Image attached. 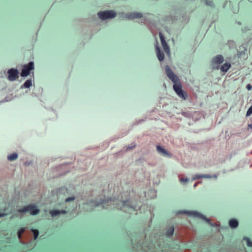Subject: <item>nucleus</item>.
<instances>
[{
    "label": "nucleus",
    "instance_id": "c756f323",
    "mask_svg": "<svg viewBox=\"0 0 252 252\" xmlns=\"http://www.w3.org/2000/svg\"><path fill=\"white\" fill-rule=\"evenodd\" d=\"M251 115H252V105L247 110L246 113V116L248 117Z\"/></svg>",
    "mask_w": 252,
    "mask_h": 252
},
{
    "label": "nucleus",
    "instance_id": "c9c22d12",
    "mask_svg": "<svg viewBox=\"0 0 252 252\" xmlns=\"http://www.w3.org/2000/svg\"><path fill=\"white\" fill-rule=\"evenodd\" d=\"M174 20H180V17H178V16H177L176 17H174Z\"/></svg>",
    "mask_w": 252,
    "mask_h": 252
},
{
    "label": "nucleus",
    "instance_id": "f3484780",
    "mask_svg": "<svg viewBox=\"0 0 252 252\" xmlns=\"http://www.w3.org/2000/svg\"><path fill=\"white\" fill-rule=\"evenodd\" d=\"M156 51L157 54V57L159 61H162L164 59V54L162 51H161L159 47L156 46Z\"/></svg>",
    "mask_w": 252,
    "mask_h": 252
},
{
    "label": "nucleus",
    "instance_id": "cd10ccee",
    "mask_svg": "<svg viewBox=\"0 0 252 252\" xmlns=\"http://www.w3.org/2000/svg\"><path fill=\"white\" fill-rule=\"evenodd\" d=\"M25 231V228H20L18 232V236L19 239L21 238L22 234Z\"/></svg>",
    "mask_w": 252,
    "mask_h": 252
},
{
    "label": "nucleus",
    "instance_id": "ddd939ff",
    "mask_svg": "<svg viewBox=\"0 0 252 252\" xmlns=\"http://www.w3.org/2000/svg\"><path fill=\"white\" fill-rule=\"evenodd\" d=\"M218 177V175L216 174H213L212 175L210 174H195L193 176L192 180L194 181L197 179H201V178H206V179H211L214 178L216 179Z\"/></svg>",
    "mask_w": 252,
    "mask_h": 252
},
{
    "label": "nucleus",
    "instance_id": "a878e982",
    "mask_svg": "<svg viewBox=\"0 0 252 252\" xmlns=\"http://www.w3.org/2000/svg\"><path fill=\"white\" fill-rule=\"evenodd\" d=\"M32 231L33 234L34 240H36L37 238L38 235H39L38 230L37 229H32Z\"/></svg>",
    "mask_w": 252,
    "mask_h": 252
},
{
    "label": "nucleus",
    "instance_id": "423d86ee",
    "mask_svg": "<svg viewBox=\"0 0 252 252\" xmlns=\"http://www.w3.org/2000/svg\"><path fill=\"white\" fill-rule=\"evenodd\" d=\"M116 13L112 10L100 11L98 13V17L102 20L112 19L116 17Z\"/></svg>",
    "mask_w": 252,
    "mask_h": 252
},
{
    "label": "nucleus",
    "instance_id": "20e7f679",
    "mask_svg": "<svg viewBox=\"0 0 252 252\" xmlns=\"http://www.w3.org/2000/svg\"><path fill=\"white\" fill-rule=\"evenodd\" d=\"M173 90L181 98L186 100L188 97L187 93L183 90L182 85L180 80L173 83Z\"/></svg>",
    "mask_w": 252,
    "mask_h": 252
},
{
    "label": "nucleus",
    "instance_id": "4be33fe9",
    "mask_svg": "<svg viewBox=\"0 0 252 252\" xmlns=\"http://www.w3.org/2000/svg\"><path fill=\"white\" fill-rule=\"evenodd\" d=\"M229 224L231 228H234L238 225V222L236 219H231L229 221Z\"/></svg>",
    "mask_w": 252,
    "mask_h": 252
},
{
    "label": "nucleus",
    "instance_id": "7c9ffc66",
    "mask_svg": "<svg viewBox=\"0 0 252 252\" xmlns=\"http://www.w3.org/2000/svg\"><path fill=\"white\" fill-rule=\"evenodd\" d=\"M135 144L134 143H132L131 146H128L126 147V150L129 151V150H131L132 148H133L134 147H135Z\"/></svg>",
    "mask_w": 252,
    "mask_h": 252
},
{
    "label": "nucleus",
    "instance_id": "412c9836",
    "mask_svg": "<svg viewBox=\"0 0 252 252\" xmlns=\"http://www.w3.org/2000/svg\"><path fill=\"white\" fill-rule=\"evenodd\" d=\"M18 157V155L16 153H13L7 156V158L10 161H13L16 159Z\"/></svg>",
    "mask_w": 252,
    "mask_h": 252
},
{
    "label": "nucleus",
    "instance_id": "473e14b6",
    "mask_svg": "<svg viewBox=\"0 0 252 252\" xmlns=\"http://www.w3.org/2000/svg\"><path fill=\"white\" fill-rule=\"evenodd\" d=\"M201 183V182H197V183H195L194 184V185H193V187H194V188H196V187L197 186V185H198L199 184Z\"/></svg>",
    "mask_w": 252,
    "mask_h": 252
},
{
    "label": "nucleus",
    "instance_id": "e433bc0d",
    "mask_svg": "<svg viewBox=\"0 0 252 252\" xmlns=\"http://www.w3.org/2000/svg\"><path fill=\"white\" fill-rule=\"evenodd\" d=\"M5 215L3 213H0V217L4 216Z\"/></svg>",
    "mask_w": 252,
    "mask_h": 252
},
{
    "label": "nucleus",
    "instance_id": "6ab92c4d",
    "mask_svg": "<svg viewBox=\"0 0 252 252\" xmlns=\"http://www.w3.org/2000/svg\"><path fill=\"white\" fill-rule=\"evenodd\" d=\"M50 214L52 217H56L61 214H65L66 211L64 210H53L50 211Z\"/></svg>",
    "mask_w": 252,
    "mask_h": 252
},
{
    "label": "nucleus",
    "instance_id": "72a5a7b5",
    "mask_svg": "<svg viewBox=\"0 0 252 252\" xmlns=\"http://www.w3.org/2000/svg\"><path fill=\"white\" fill-rule=\"evenodd\" d=\"M124 208L125 207H126V208H128V209H132L133 208V206H129V205H128V206H123Z\"/></svg>",
    "mask_w": 252,
    "mask_h": 252
},
{
    "label": "nucleus",
    "instance_id": "4468645a",
    "mask_svg": "<svg viewBox=\"0 0 252 252\" xmlns=\"http://www.w3.org/2000/svg\"><path fill=\"white\" fill-rule=\"evenodd\" d=\"M156 148L158 153L163 156L166 157H170L171 156L170 154L160 145H157Z\"/></svg>",
    "mask_w": 252,
    "mask_h": 252
},
{
    "label": "nucleus",
    "instance_id": "dca6fc26",
    "mask_svg": "<svg viewBox=\"0 0 252 252\" xmlns=\"http://www.w3.org/2000/svg\"><path fill=\"white\" fill-rule=\"evenodd\" d=\"M159 36L161 40V43L164 51L167 53H169L170 52L169 47L164 39V36L161 33H160Z\"/></svg>",
    "mask_w": 252,
    "mask_h": 252
},
{
    "label": "nucleus",
    "instance_id": "2f4dec72",
    "mask_svg": "<svg viewBox=\"0 0 252 252\" xmlns=\"http://www.w3.org/2000/svg\"><path fill=\"white\" fill-rule=\"evenodd\" d=\"M246 88L248 90L250 91L252 89V86L250 84H248L246 86Z\"/></svg>",
    "mask_w": 252,
    "mask_h": 252
},
{
    "label": "nucleus",
    "instance_id": "39448f33",
    "mask_svg": "<svg viewBox=\"0 0 252 252\" xmlns=\"http://www.w3.org/2000/svg\"><path fill=\"white\" fill-rule=\"evenodd\" d=\"M184 213L188 215L190 217H192L193 218H199L203 220H205L207 222H208L210 225L215 226H216L215 223H212L210 222V220L207 219L205 216L199 213L197 211H184Z\"/></svg>",
    "mask_w": 252,
    "mask_h": 252
},
{
    "label": "nucleus",
    "instance_id": "aec40b11",
    "mask_svg": "<svg viewBox=\"0 0 252 252\" xmlns=\"http://www.w3.org/2000/svg\"><path fill=\"white\" fill-rule=\"evenodd\" d=\"M32 86V79H28L21 86V89L29 88Z\"/></svg>",
    "mask_w": 252,
    "mask_h": 252
},
{
    "label": "nucleus",
    "instance_id": "bb28decb",
    "mask_svg": "<svg viewBox=\"0 0 252 252\" xmlns=\"http://www.w3.org/2000/svg\"><path fill=\"white\" fill-rule=\"evenodd\" d=\"M179 181L182 184H186L189 181V179L187 177H186V178L180 177Z\"/></svg>",
    "mask_w": 252,
    "mask_h": 252
},
{
    "label": "nucleus",
    "instance_id": "393cba45",
    "mask_svg": "<svg viewBox=\"0 0 252 252\" xmlns=\"http://www.w3.org/2000/svg\"><path fill=\"white\" fill-rule=\"evenodd\" d=\"M202 1H204L207 5L214 6V3L212 0H202Z\"/></svg>",
    "mask_w": 252,
    "mask_h": 252
},
{
    "label": "nucleus",
    "instance_id": "ea45409f",
    "mask_svg": "<svg viewBox=\"0 0 252 252\" xmlns=\"http://www.w3.org/2000/svg\"><path fill=\"white\" fill-rule=\"evenodd\" d=\"M238 24L241 25V23H240V22H239V23H238Z\"/></svg>",
    "mask_w": 252,
    "mask_h": 252
},
{
    "label": "nucleus",
    "instance_id": "f704fd0d",
    "mask_svg": "<svg viewBox=\"0 0 252 252\" xmlns=\"http://www.w3.org/2000/svg\"><path fill=\"white\" fill-rule=\"evenodd\" d=\"M66 166V164H65V165H60V166H61V168H64Z\"/></svg>",
    "mask_w": 252,
    "mask_h": 252
},
{
    "label": "nucleus",
    "instance_id": "0eeeda50",
    "mask_svg": "<svg viewBox=\"0 0 252 252\" xmlns=\"http://www.w3.org/2000/svg\"><path fill=\"white\" fill-rule=\"evenodd\" d=\"M34 63L30 62L28 63L23 65L21 72V76L23 77H27L30 75L31 71L34 69Z\"/></svg>",
    "mask_w": 252,
    "mask_h": 252
},
{
    "label": "nucleus",
    "instance_id": "7ed1b4c3",
    "mask_svg": "<svg viewBox=\"0 0 252 252\" xmlns=\"http://www.w3.org/2000/svg\"><path fill=\"white\" fill-rule=\"evenodd\" d=\"M53 192H55L57 194V197L59 199L62 195H64V198L63 200L66 203H72L75 199L74 196L66 197L68 194V189L64 187L58 188L56 190H53Z\"/></svg>",
    "mask_w": 252,
    "mask_h": 252
},
{
    "label": "nucleus",
    "instance_id": "4c0bfd02",
    "mask_svg": "<svg viewBox=\"0 0 252 252\" xmlns=\"http://www.w3.org/2000/svg\"><path fill=\"white\" fill-rule=\"evenodd\" d=\"M28 205H36V204L34 203H30V204H28Z\"/></svg>",
    "mask_w": 252,
    "mask_h": 252
},
{
    "label": "nucleus",
    "instance_id": "1a4fd4ad",
    "mask_svg": "<svg viewBox=\"0 0 252 252\" xmlns=\"http://www.w3.org/2000/svg\"><path fill=\"white\" fill-rule=\"evenodd\" d=\"M37 206H25L23 208L20 209L19 212L20 213L30 212V214L35 215L39 212L37 208Z\"/></svg>",
    "mask_w": 252,
    "mask_h": 252
},
{
    "label": "nucleus",
    "instance_id": "9b49d317",
    "mask_svg": "<svg viewBox=\"0 0 252 252\" xmlns=\"http://www.w3.org/2000/svg\"><path fill=\"white\" fill-rule=\"evenodd\" d=\"M8 79L10 81L15 80L18 77L19 71L16 68H10L7 71Z\"/></svg>",
    "mask_w": 252,
    "mask_h": 252
},
{
    "label": "nucleus",
    "instance_id": "c85d7f7f",
    "mask_svg": "<svg viewBox=\"0 0 252 252\" xmlns=\"http://www.w3.org/2000/svg\"><path fill=\"white\" fill-rule=\"evenodd\" d=\"M244 240H245L246 241L248 247H252V242L249 238L245 237L244 238Z\"/></svg>",
    "mask_w": 252,
    "mask_h": 252
},
{
    "label": "nucleus",
    "instance_id": "f257e3e1",
    "mask_svg": "<svg viewBox=\"0 0 252 252\" xmlns=\"http://www.w3.org/2000/svg\"><path fill=\"white\" fill-rule=\"evenodd\" d=\"M121 188L114 186L112 184H108V189L105 187L101 188L102 192L94 199L93 205H104L106 203L112 205H136L138 203L137 197L132 189L129 188V185Z\"/></svg>",
    "mask_w": 252,
    "mask_h": 252
},
{
    "label": "nucleus",
    "instance_id": "a211bd4d",
    "mask_svg": "<svg viewBox=\"0 0 252 252\" xmlns=\"http://www.w3.org/2000/svg\"><path fill=\"white\" fill-rule=\"evenodd\" d=\"M231 64L229 63H225L222 64L221 67H220V69L223 72H226L230 68Z\"/></svg>",
    "mask_w": 252,
    "mask_h": 252
},
{
    "label": "nucleus",
    "instance_id": "6e6552de",
    "mask_svg": "<svg viewBox=\"0 0 252 252\" xmlns=\"http://www.w3.org/2000/svg\"><path fill=\"white\" fill-rule=\"evenodd\" d=\"M224 61V58L221 55H218L212 59L211 65L214 69H220V64Z\"/></svg>",
    "mask_w": 252,
    "mask_h": 252
},
{
    "label": "nucleus",
    "instance_id": "9d476101",
    "mask_svg": "<svg viewBox=\"0 0 252 252\" xmlns=\"http://www.w3.org/2000/svg\"><path fill=\"white\" fill-rule=\"evenodd\" d=\"M165 71L167 77L173 82L179 81L178 76L173 72L168 65H166L165 67Z\"/></svg>",
    "mask_w": 252,
    "mask_h": 252
},
{
    "label": "nucleus",
    "instance_id": "b1692460",
    "mask_svg": "<svg viewBox=\"0 0 252 252\" xmlns=\"http://www.w3.org/2000/svg\"><path fill=\"white\" fill-rule=\"evenodd\" d=\"M12 97L11 96H10V95L6 96H5V97L4 98V99L3 100H2L0 101V104L5 102L10 101L12 100Z\"/></svg>",
    "mask_w": 252,
    "mask_h": 252
},
{
    "label": "nucleus",
    "instance_id": "5701e85b",
    "mask_svg": "<svg viewBox=\"0 0 252 252\" xmlns=\"http://www.w3.org/2000/svg\"><path fill=\"white\" fill-rule=\"evenodd\" d=\"M174 227L173 226L169 227L166 231L165 235L167 236H171L174 233Z\"/></svg>",
    "mask_w": 252,
    "mask_h": 252
},
{
    "label": "nucleus",
    "instance_id": "2eb2a0df",
    "mask_svg": "<svg viewBox=\"0 0 252 252\" xmlns=\"http://www.w3.org/2000/svg\"><path fill=\"white\" fill-rule=\"evenodd\" d=\"M144 196L147 199H153L157 196V191L154 189H150L147 192H144Z\"/></svg>",
    "mask_w": 252,
    "mask_h": 252
},
{
    "label": "nucleus",
    "instance_id": "a19ab883",
    "mask_svg": "<svg viewBox=\"0 0 252 252\" xmlns=\"http://www.w3.org/2000/svg\"><path fill=\"white\" fill-rule=\"evenodd\" d=\"M251 166H252V164L251 165Z\"/></svg>",
    "mask_w": 252,
    "mask_h": 252
},
{
    "label": "nucleus",
    "instance_id": "58836bf2",
    "mask_svg": "<svg viewBox=\"0 0 252 252\" xmlns=\"http://www.w3.org/2000/svg\"><path fill=\"white\" fill-rule=\"evenodd\" d=\"M249 126L251 127H252V124H250L249 125Z\"/></svg>",
    "mask_w": 252,
    "mask_h": 252
},
{
    "label": "nucleus",
    "instance_id": "f8f14e48",
    "mask_svg": "<svg viewBox=\"0 0 252 252\" xmlns=\"http://www.w3.org/2000/svg\"><path fill=\"white\" fill-rule=\"evenodd\" d=\"M126 17L129 20L143 18L144 20H146V17H143L141 13L137 12H133L126 14Z\"/></svg>",
    "mask_w": 252,
    "mask_h": 252
},
{
    "label": "nucleus",
    "instance_id": "f03ea898",
    "mask_svg": "<svg viewBox=\"0 0 252 252\" xmlns=\"http://www.w3.org/2000/svg\"><path fill=\"white\" fill-rule=\"evenodd\" d=\"M6 189V187L4 188L0 187V205L4 204L10 205L18 203L20 201L23 202L26 198L29 197L31 193L28 189L25 190L22 189L21 191H20L15 189L14 193L10 194Z\"/></svg>",
    "mask_w": 252,
    "mask_h": 252
}]
</instances>
